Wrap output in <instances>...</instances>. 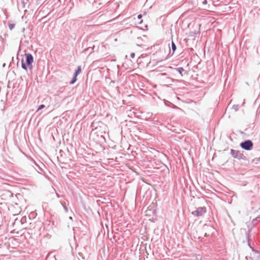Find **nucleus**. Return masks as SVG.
<instances>
[{
    "mask_svg": "<svg viewBox=\"0 0 260 260\" xmlns=\"http://www.w3.org/2000/svg\"><path fill=\"white\" fill-rule=\"evenodd\" d=\"M33 61V57L30 54H26L25 62H22V68L25 70H27L28 68L31 69Z\"/></svg>",
    "mask_w": 260,
    "mask_h": 260,
    "instance_id": "1",
    "label": "nucleus"
},
{
    "mask_svg": "<svg viewBox=\"0 0 260 260\" xmlns=\"http://www.w3.org/2000/svg\"><path fill=\"white\" fill-rule=\"evenodd\" d=\"M240 146L244 149L250 150L252 149L253 143L250 140H247L240 144Z\"/></svg>",
    "mask_w": 260,
    "mask_h": 260,
    "instance_id": "2",
    "label": "nucleus"
},
{
    "mask_svg": "<svg viewBox=\"0 0 260 260\" xmlns=\"http://www.w3.org/2000/svg\"><path fill=\"white\" fill-rule=\"evenodd\" d=\"M81 72V66H78L77 70L76 71L74 75V77L72 81L70 82L71 84H74L77 80V76L80 74Z\"/></svg>",
    "mask_w": 260,
    "mask_h": 260,
    "instance_id": "3",
    "label": "nucleus"
},
{
    "mask_svg": "<svg viewBox=\"0 0 260 260\" xmlns=\"http://www.w3.org/2000/svg\"><path fill=\"white\" fill-rule=\"evenodd\" d=\"M142 15L141 14H139L137 18L138 21H137V23L138 24H140L142 23L143 20L142 19Z\"/></svg>",
    "mask_w": 260,
    "mask_h": 260,
    "instance_id": "4",
    "label": "nucleus"
},
{
    "mask_svg": "<svg viewBox=\"0 0 260 260\" xmlns=\"http://www.w3.org/2000/svg\"><path fill=\"white\" fill-rule=\"evenodd\" d=\"M172 50H173V52L176 50V45L175 44V43L172 41Z\"/></svg>",
    "mask_w": 260,
    "mask_h": 260,
    "instance_id": "5",
    "label": "nucleus"
},
{
    "mask_svg": "<svg viewBox=\"0 0 260 260\" xmlns=\"http://www.w3.org/2000/svg\"><path fill=\"white\" fill-rule=\"evenodd\" d=\"M8 26H9L10 29L12 30L15 27V24L10 23V24H9Z\"/></svg>",
    "mask_w": 260,
    "mask_h": 260,
    "instance_id": "6",
    "label": "nucleus"
},
{
    "mask_svg": "<svg viewBox=\"0 0 260 260\" xmlns=\"http://www.w3.org/2000/svg\"><path fill=\"white\" fill-rule=\"evenodd\" d=\"M177 70L179 72V73L182 75V72L184 71L183 69L182 68H179Z\"/></svg>",
    "mask_w": 260,
    "mask_h": 260,
    "instance_id": "7",
    "label": "nucleus"
},
{
    "mask_svg": "<svg viewBox=\"0 0 260 260\" xmlns=\"http://www.w3.org/2000/svg\"><path fill=\"white\" fill-rule=\"evenodd\" d=\"M45 107V106L44 105H41L40 106H39L38 109V111L44 108Z\"/></svg>",
    "mask_w": 260,
    "mask_h": 260,
    "instance_id": "8",
    "label": "nucleus"
},
{
    "mask_svg": "<svg viewBox=\"0 0 260 260\" xmlns=\"http://www.w3.org/2000/svg\"><path fill=\"white\" fill-rule=\"evenodd\" d=\"M131 56H132V57L134 58V56H135V54L134 53H132L131 54Z\"/></svg>",
    "mask_w": 260,
    "mask_h": 260,
    "instance_id": "9",
    "label": "nucleus"
}]
</instances>
